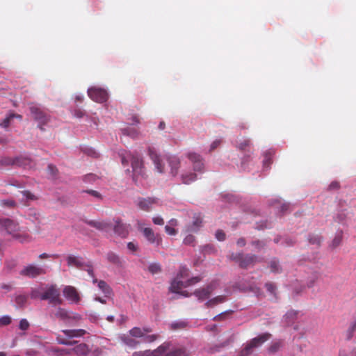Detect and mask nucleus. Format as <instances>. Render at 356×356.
I'll list each match as a JSON object with an SVG mask.
<instances>
[{
	"label": "nucleus",
	"instance_id": "412c9836",
	"mask_svg": "<svg viewBox=\"0 0 356 356\" xmlns=\"http://www.w3.org/2000/svg\"><path fill=\"white\" fill-rule=\"evenodd\" d=\"M67 262L69 266H74L78 268H82L83 266H85L83 259L80 257L69 255L67 257Z\"/></svg>",
	"mask_w": 356,
	"mask_h": 356
},
{
	"label": "nucleus",
	"instance_id": "8fccbe9b",
	"mask_svg": "<svg viewBox=\"0 0 356 356\" xmlns=\"http://www.w3.org/2000/svg\"><path fill=\"white\" fill-rule=\"evenodd\" d=\"M27 298L26 295H19L16 296L15 302L19 307H23L26 304Z\"/></svg>",
	"mask_w": 356,
	"mask_h": 356
},
{
	"label": "nucleus",
	"instance_id": "ddd939ff",
	"mask_svg": "<svg viewBox=\"0 0 356 356\" xmlns=\"http://www.w3.org/2000/svg\"><path fill=\"white\" fill-rule=\"evenodd\" d=\"M113 229L115 234L122 238H126L129 233L130 225L123 223L120 219H116Z\"/></svg>",
	"mask_w": 356,
	"mask_h": 356
},
{
	"label": "nucleus",
	"instance_id": "473e14b6",
	"mask_svg": "<svg viewBox=\"0 0 356 356\" xmlns=\"http://www.w3.org/2000/svg\"><path fill=\"white\" fill-rule=\"evenodd\" d=\"M54 316L66 323L67 318L69 317V312L64 308L58 307L54 313Z\"/></svg>",
	"mask_w": 356,
	"mask_h": 356
},
{
	"label": "nucleus",
	"instance_id": "13d9d810",
	"mask_svg": "<svg viewBox=\"0 0 356 356\" xmlns=\"http://www.w3.org/2000/svg\"><path fill=\"white\" fill-rule=\"evenodd\" d=\"M251 243L255 248V249L258 250H261L265 246V243L259 240L254 241Z\"/></svg>",
	"mask_w": 356,
	"mask_h": 356
},
{
	"label": "nucleus",
	"instance_id": "20e7f679",
	"mask_svg": "<svg viewBox=\"0 0 356 356\" xmlns=\"http://www.w3.org/2000/svg\"><path fill=\"white\" fill-rule=\"evenodd\" d=\"M229 258L238 263L239 266L242 268H247L261 261L257 255L252 254L232 253Z\"/></svg>",
	"mask_w": 356,
	"mask_h": 356
},
{
	"label": "nucleus",
	"instance_id": "423d86ee",
	"mask_svg": "<svg viewBox=\"0 0 356 356\" xmlns=\"http://www.w3.org/2000/svg\"><path fill=\"white\" fill-rule=\"evenodd\" d=\"M138 228L140 230L145 238L151 244H154L159 246L162 243V238L159 234H155L153 229L150 227H143V224L140 222H138Z\"/></svg>",
	"mask_w": 356,
	"mask_h": 356
},
{
	"label": "nucleus",
	"instance_id": "603ef678",
	"mask_svg": "<svg viewBox=\"0 0 356 356\" xmlns=\"http://www.w3.org/2000/svg\"><path fill=\"white\" fill-rule=\"evenodd\" d=\"M184 243L185 245L194 246L195 243V238L193 235L189 234L184 239Z\"/></svg>",
	"mask_w": 356,
	"mask_h": 356
},
{
	"label": "nucleus",
	"instance_id": "09e8293b",
	"mask_svg": "<svg viewBox=\"0 0 356 356\" xmlns=\"http://www.w3.org/2000/svg\"><path fill=\"white\" fill-rule=\"evenodd\" d=\"M282 346V342L281 341H275L269 346L268 352L270 353H275L277 352Z\"/></svg>",
	"mask_w": 356,
	"mask_h": 356
},
{
	"label": "nucleus",
	"instance_id": "f8f14e48",
	"mask_svg": "<svg viewBox=\"0 0 356 356\" xmlns=\"http://www.w3.org/2000/svg\"><path fill=\"white\" fill-rule=\"evenodd\" d=\"M158 199L156 197H139L137 200V206L144 211H149L154 205L158 204Z\"/></svg>",
	"mask_w": 356,
	"mask_h": 356
},
{
	"label": "nucleus",
	"instance_id": "c85d7f7f",
	"mask_svg": "<svg viewBox=\"0 0 356 356\" xmlns=\"http://www.w3.org/2000/svg\"><path fill=\"white\" fill-rule=\"evenodd\" d=\"M168 162L169 165L171 168V174L173 176H175L177 175L178 169L179 168V161L176 157H172L169 158L168 159Z\"/></svg>",
	"mask_w": 356,
	"mask_h": 356
},
{
	"label": "nucleus",
	"instance_id": "c03bdc74",
	"mask_svg": "<svg viewBox=\"0 0 356 356\" xmlns=\"http://www.w3.org/2000/svg\"><path fill=\"white\" fill-rule=\"evenodd\" d=\"M148 270L152 275L158 274L161 272V266L159 263H152L148 266Z\"/></svg>",
	"mask_w": 356,
	"mask_h": 356
},
{
	"label": "nucleus",
	"instance_id": "864d4df0",
	"mask_svg": "<svg viewBox=\"0 0 356 356\" xmlns=\"http://www.w3.org/2000/svg\"><path fill=\"white\" fill-rule=\"evenodd\" d=\"M356 332V321L354 322L347 330V339H350Z\"/></svg>",
	"mask_w": 356,
	"mask_h": 356
},
{
	"label": "nucleus",
	"instance_id": "393cba45",
	"mask_svg": "<svg viewBox=\"0 0 356 356\" xmlns=\"http://www.w3.org/2000/svg\"><path fill=\"white\" fill-rule=\"evenodd\" d=\"M13 238L19 242L24 243H29L32 241V237L25 232H20V230L17 232Z\"/></svg>",
	"mask_w": 356,
	"mask_h": 356
},
{
	"label": "nucleus",
	"instance_id": "1a4fd4ad",
	"mask_svg": "<svg viewBox=\"0 0 356 356\" xmlns=\"http://www.w3.org/2000/svg\"><path fill=\"white\" fill-rule=\"evenodd\" d=\"M0 230L13 236L17 232L19 231V226L10 218H0Z\"/></svg>",
	"mask_w": 356,
	"mask_h": 356
},
{
	"label": "nucleus",
	"instance_id": "052dcab7",
	"mask_svg": "<svg viewBox=\"0 0 356 356\" xmlns=\"http://www.w3.org/2000/svg\"><path fill=\"white\" fill-rule=\"evenodd\" d=\"M47 170H48V172L52 175V176H56L57 172H58V169L56 168V167L55 165H54L53 164H49L48 165V167H47Z\"/></svg>",
	"mask_w": 356,
	"mask_h": 356
},
{
	"label": "nucleus",
	"instance_id": "0eeeda50",
	"mask_svg": "<svg viewBox=\"0 0 356 356\" xmlns=\"http://www.w3.org/2000/svg\"><path fill=\"white\" fill-rule=\"evenodd\" d=\"M31 161L30 159L24 156L15 158L5 157L0 161L2 165H17L26 168L31 166Z\"/></svg>",
	"mask_w": 356,
	"mask_h": 356
},
{
	"label": "nucleus",
	"instance_id": "680f3d73",
	"mask_svg": "<svg viewBox=\"0 0 356 356\" xmlns=\"http://www.w3.org/2000/svg\"><path fill=\"white\" fill-rule=\"evenodd\" d=\"M11 323V318L8 316H4L0 318L1 325H8Z\"/></svg>",
	"mask_w": 356,
	"mask_h": 356
},
{
	"label": "nucleus",
	"instance_id": "4d7b16f0",
	"mask_svg": "<svg viewBox=\"0 0 356 356\" xmlns=\"http://www.w3.org/2000/svg\"><path fill=\"white\" fill-rule=\"evenodd\" d=\"M29 323L28 322V321L26 319H22L20 321H19V327L20 330H28V328L29 327Z\"/></svg>",
	"mask_w": 356,
	"mask_h": 356
},
{
	"label": "nucleus",
	"instance_id": "f257e3e1",
	"mask_svg": "<svg viewBox=\"0 0 356 356\" xmlns=\"http://www.w3.org/2000/svg\"><path fill=\"white\" fill-rule=\"evenodd\" d=\"M168 348L169 344L164 343L154 351L134 352L132 356H189V353L185 348H177L167 353Z\"/></svg>",
	"mask_w": 356,
	"mask_h": 356
},
{
	"label": "nucleus",
	"instance_id": "aec40b11",
	"mask_svg": "<svg viewBox=\"0 0 356 356\" xmlns=\"http://www.w3.org/2000/svg\"><path fill=\"white\" fill-rule=\"evenodd\" d=\"M92 282L94 284L97 283L99 289L102 291V292L104 294L106 297H110L112 295L113 291L111 288L109 286V285L105 281H98L97 279L94 278Z\"/></svg>",
	"mask_w": 356,
	"mask_h": 356
},
{
	"label": "nucleus",
	"instance_id": "bf43d9fd",
	"mask_svg": "<svg viewBox=\"0 0 356 356\" xmlns=\"http://www.w3.org/2000/svg\"><path fill=\"white\" fill-rule=\"evenodd\" d=\"M265 286L268 291L270 293L274 294L275 293L276 286L273 282H267L265 284Z\"/></svg>",
	"mask_w": 356,
	"mask_h": 356
},
{
	"label": "nucleus",
	"instance_id": "a878e982",
	"mask_svg": "<svg viewBox=\"0 0 356 356\" xmlns=\"http://www.w3.org/2000/svg\"><path fill=\"white\" fill-rule=\"evenodd\" d=\"M232 341H233V339H232V337H230L229 339H227L226 341H225L224 342H222L220 344L215 345L213 346L210 347L207 351L209 353H211V354L216 353L220 351V350L221 348H223L229 346Z\"/></svg>",
	"mask_w": 356,
	"mask_h": 356
},
{
	"label": "nucleus",
	"instance_id": "5fc2aeb1",
	"mask_svg": "<svg viewBox=\"0 0 356 356\" xmlns=\"http://www.w3.org/2000/svg\"><path fill=\"white\" fill-rule=\"evenodd\" d=\"M201 280V277L199 276L193 277L191 279H188L185 282V286H189L193 285Z\"/></svg>",
	"mask_w": 356,
	"mask_h": 356
},
{
	"label": "nucleus",
	"instance_id": "f704fd0d",
	"mask_svg": "<svg viewBox=\"0 0 356 356\" xmlns=\"http://www.w3.org/2000/svg\"><path fill=\"white\" fill-rule=\"evenodd\" d=\"M17 206V202L12 199L0 200V207L2 208L15 209Z\"/></svg>",
	"mask_w": 356,
	"mask_h": 356
},
{
	"label": "nucleus",
	"instance_id": "9d476101",
	"mask_svg": "<svg viewBox=\"0 0 356 356\" xmlns=\"http://www.w3.org/2000/svg\"><path fill=\"white\" fill-rule=\"evenodd\" d=\"M63 296L66 300L72 304H79L81 296L77 289L72 286H65L63 290Z\"/></svg>",
	"mask_w": 356,
	"mask_h": 356
},
{
	"label": "nucleus",
	"instance_id": "9b49d317",
	"mask_svg": "<svg viewBox=\"0 0 356 356\" xmlns=\"http://www.w3.org/2000/svg\"><path fill=\"white\" fill-rule=\"evenodd\" d=\"M131 159V167L134 172V179L136 176L143 175V162L141 157L138 155H129Z\"/></svg>",
	"mask_w": 356,
	"mask_h": 356
},
{
	"label": "nucleus",
	"instance_id": "6e6552de",
	"mask_svg": "<svg viewBox=\"0 0 356 356\" xmlns=\"http://www.w3.org/2000/svg\"><path fill=\"white\" fill-rule=\"evenodd\" d=\"M88 95L92 100L98 103L106 102L108 97L106 90L97 87L90 88Z\"/></svg>",
	"mask_w": 356,
	"mask_h": 356
},
{
	"label": "nucleus",
	"instance_id": "2eb2a0df",
	"mask_svg": "<svg viewBox=\"0 0 356 356\" xmlns=\"http://www.w3.org/2000/svg\"><path fill=\"white\" fill-rule=\"evenodd\" d=\"M214 289V285L213 284H210L205 288L195 290L194 294L198 300H204L209 298Z\"/></svg>",
	"mask_w": 356,
	"mask_h": 356
},
{
	"label": "nucleus",
	"instance_id": "4be33fe9",
	"mask_svg": "<svg viewBox=\"0 0 356 356\" xmlns=\"http://www.w3.org/2000/svg\"><path fill=\"white\" fill-rule=\"evenodd\" d=\"M149 156L152 161L154 162L158 172L161 173L163 172L164 165L163 164V160L160 158V156L154 152H153L152 149H149Z\"/></svg>",
	"mask_w": 356,
	"mask_h": 356
},
{
	"label": "nucleus",
	"instance_id": "58836bf2",
	"mask_svg": "<svg viewBox=\"0 0 356 356\" xmlns=\"http://www.w3.org/2000/svg\"><path fill=\"white\" fill-rule=\"evenodd\" d=\"M81 319V316L76 313H69V317L67 318L66 323L72 325L79 322Z\"/></svg>",
	"mask_w": 356,
	"mask_h": 356
},
{
	"label": "nucleus",
	"instance_id": "a211bd4d",
	"mask_svg": "<svg viewBox=\"0 0 356 356\" xmlns=\"http://www.w3.org/2000/svg\"><path fill=\"white\" fill-rule=\"evenodd\" d=\"M86 222L90 226L104 232H108L113 227L112 224L106 221L89 220Z\"/></svg>",
	"mask_w": 356,
	"mask_h": 356
},
{
	"label": "nucleus",
	"instance_id": "0e129e2a",
	"mask_svg": "<svg viewBox=\"0 0 356 356\" xmlns=\"http://www.w3.org/2000/svg\"><path fill=\"white\" fill-rule=\"evenodd\" d=\"M58 343L63 345H71L72 343L67 339H63L60 335L57 337Z\"/></svg>",
	"mask_w": 356,
	"mask_h": 356
},
{
	"label": "nucleus",
	"instance_id": "a19ab883",
	"mask_svg": "<svg viewBox=\"0 0 356 356\" xmlns=\"http://www.w3.org/2000/svg\"><path fill=\"white\" fill-rule=\"evenodd\" d=\"M148 333H145L144 336L143 337V342L144 343H152L157 340L160 335L159 334H147Z\"/></svg>",
	"mask_w": 356,
	"mask_h": 356
},
{
	"label": "nucleus",
	"instance_id": "cd10ccee",
	"mask_svg": "<svg viewBox=\"0 0 356 356\" xmlns=\"http://www.w3.org/2000/svg\"><path fill=\"white\" fill-rule=\"evenodd\" d=\"M106 259L108 262L117 266H122V262L120 257L114 252H110L106 254Z\"/></svg>",
	"mask_w": 356,
	"mask_h": 356
},
{
	"label": "nucleus",
	"instance_id": "ea45409f",
	"mask_svg": "<svg viewBox=\"0 0 356 356\" xmlns=\"http://www.w3.org/2000/svg\"><path fill=\"white\" fill-rule=\"evenodd\" d=\"M309 243L319 246L322 241V237L319 234H310L308 237Z\"/></svg>",
	"mask_w": 356,
	"mask_h": 356
},
{
	"label": "nucleus",
	"instance_id": "3c124183",
	"mask_svg": "<svg viewBox=\"0 0 356 356\" xmlns=\"http://www.w3.org/2000/svg\"><path fill=\"white\" fill-rule=\"evenodd\" d=\"M189 275V270L186 266H181L177 273V278L183 279L188 277Z\"/></svg>",
	"mask_w": 356,
	"mask_h": 356
},
{
	"label": "nucleus",
	"instance_id": "bb28decb",
	"mask_svg": "<svg viewBox=\"0 0 356 356\" xmlns=\"http://www.w3.org/2000/svg\"><path fill=\"white\" fill-rule=\"evenodd\" d=\"M13 118H17L21 120L22 116L19 114L10 113L3 119V122L0 123V127L7 128Z\"/></svg>",
	"mask_w": 356,
	"mask_h": 356
},
{
	"label": "nucleus",
	"instance_id": "de8ad7c7",
	"mask_svg": "<svg viewBox=\"0 0 356 356\" xmlns=\"http://www.w3.org/2000/svg\"><path fill=\"white\" fill-rule=\"evenodd\" d=\"M187 325H188L187 322L181 321L172 323L170 325V327L172 330H181V329L186 328L187 327Z\"/></svg>",
	"mask_w": 356,
	"mask_h": 356
},
{
	"label": "nucleus",
	"instance_id": "dca6fc26",
	"mask_svg": "<svg viewBox=\"0 0 356 356\" xmlns=\"http://www.w3.org/2000/svg\"><path fill=\"white\" fill-rule=\"evenodd\" d=\"M187 157L193 163L194 170L199 172L202 171L204 168V163L200 155L194 152H189L187 154Z\"/></svg>",
	"mask_w": 356,
	"mask_h": 356
},
{
	"label": "nucleus",
	"instance_id": "e2e57ef3",
	"mask_svg": "<svg viewBox=\"0 0 356 356\" xmlns=\"http://www.w3.org/2000/svg\"><path fill=\"white\" fill-rule=\"evenodd\" d=\"M216 237L218 241H222L225 239V234L222 230H218L216 233Z\"/></svg>",
	"mask_w": 356,
	"mask_h": 356
},
{
	"label": "nucleus",
	"instance_id": "e433bc0d",
	"mask_svg": "<svg viewBox=\"0 0 356 356\" xmlns=\"http://www.w3.org/2000/svg\"><path fill=\"white\" fill-rule=\"evenodd\" d=\"M122 132L124 135L130 136L134 138L138 137V136L139 134V132L136 129H135L134 127H128L124 129H122Z\"/></svg>",
	"mask_w": 356,
	"mask_h": 356
},
{
	"label": "nucleus",
	"instance_id": "2f4dec72",
	"mask_svg": "<svg viewBox=\"0 0 356 356\" xmlns=\"http://www.w3.org/2000/svg\"><path fill=\"white\" fill-rule=\"evenodd\" d=\"M226 300H227V298H226L225 296H216V297L208 300L206 302V305L207 307H213L219 303L224 302L225 301H226Z\"/></svg>",
	"mask_w": 356,
	"mask_h": 356
},
{
	"label": "nucleus",
	"instance_id": "6e6d98bb",
	"mask_svg": "<svg viewBox=\"0 0 356 356\" xmlns=\"http://www.w3.org/2000/svg\"><path fill=\"white\" fill-rule=\"evenodd\" d=\"M165 231L168 234L171 236H175L178 233L177 229H175L173 227H171L170 225L165 226Z\"/></svg>",
	"mask_w": 356,
	"mask_h": 356
},
{
	"label": "nucleus",
	"instance_id": "6ab92c4d",
	"mask_svg": "<svg viewBox=\"0 0 356 356\" xmlns=\"http://www.w3.org/2000/svg\"><path fill=\"white\" fill-rule=\"evenodd\" d=\"M202 226V219L200 215L193 217V221L191 225H188L186 227L187 232H196Z\"/></svg>",
	"mask_w": 356,
	"mask_h": 356
},
{
	"label": "nucleus",
	"instance_id": "774afa93",
	"mask_svg": "<svg viewBox=\"0 0 356 356\" xmlns=\"http://www.w3.org/2000/svg\"><path fill=\"white\" fill-rule=\"evenodd\" d=\"M86 193H88V194L91 195L92 196L95 197H97L98 199H102V195L101 194L96 191H94V190H88V191H86Z\"/></svg>",
	"mask_w": 356,
	"mask_h": 356
},
{
	"label": "nucleus",
	"instance_id": "c9c22d12",
	"mask_svg": "<svg viewBox=\"0 0 356 356\" xmlns=\"http://www.w3.org/2000/svg\"><path fill=\"white\" fill-rule=\"evenodd\" d=\"M254 349L248 342L244 348L238 353V356H252Z\"/></svg>",
	"mask_w": 356,
	"mask_h": 356
},
{
	"label": "nucleus",
	"instance_id": "37998d69",
	"mask_svg": "<svg viewBox=\"0 0 356 356\" xmlns=\"http://www.w3.org/2000/svg\"><path fill=\"white\" fill-rule=\"evenodd\" d=\"M273 154L274 153L272 151H268L264 154V159L263 163L265 168H268L272 163V156Z\"/></svg>",
	"mask_w": 356,
	"mask_h": 356
},
{
	"label": "nucleus",
	"instance_id": "a18cd8bd",
	"mask_svg": "<svg viewBox=\"0 0 356 356\" xmlns=\"http://www.w3.org/2000/svg\"><path fill=\"white\" fill-rule=\"evenodd\" d=\"M122 341L127 346L130 347H135L136 346L139 342L136 340L132 339L131 337L129 336H124L122 337Z\"/></svg>",
	"mask_w": 356,
	"mask_h": 356
},
{
	"label": "nucleus",
	"instance_id": "4c0bfd02",
	"mask_svg": "<svg viewBox=\"0 0 356 356\" xmlns=\"http://www.w3.org/2000/svg\"><path fill=\"white\" fill-rule=\"evenodd\" d=\"M22 193L23 197L25 198V200L22 199V202H24L25 205L27 204L29 201H33L37 200L36 196L29 191H22Z\"/></svg>",
	"mask_w": 356,
	"mask_h": 356
},
{
	"label": "nucleus",
	"instance_id": "b1692460",
	"mask_svg": "<svg viewBox=\"0 0 356 356\" xmlns=\"http://www.w3.org/2000/svg\"><path fill=\"white\" fill-rule=\"evenodd\" d=\"M62 332L69 339L81 337L87 333V332L83 329L63 330H62Z\"/></svg>",
	"mask_w": 356,
	"mask_h": 356
},
{
	"label": "nucleus",
	"instance_id": "69168bd1",
	"mask_svg": "<svg viewBox=\"0 0 356 356\" xmlns=\"http://www.w3.org/2000/svg\"><path fill=\"white\" fill-rule=\"evenodd\" d=\"M222 140L220 139H217L214 140L210 147V152L213 151L215 149H216L221 143Z\"/></svg>",
	"mask_w": 356,
	"mask_h": 356
},
{
	"label": "nucleus",
	"instance_id": "39448f33",
	"mask_svg": "<svg viewBox=\"0 0 356 356\" xmlns=\"http://www.w3.org/2000/svg\"><path fill=\"white\" fill-rule=\"evenodd\" d=\"M46 273L47 270L45 268L35 264H29L24 266L19 272L20 275L32 279L44 275Z\"/></svg>",
	"mask_w": 356,
	"mask_h": 356
},
{
	"label": "nucleus",
	"instance_id": "338daca9",
	"mask_svg": "<svg viewBox=\"0 0 356 356\" xmlns=\"http://www.w3.org/2000/svg\"><path fill=\"white\" fill-rule=\"evenodd\" d=\"M152 221L155 225H163L164 224L163 219L160 216L154 217Z\"/></svg>",
	"mask_w": 356,
	"mask_h": 356
},
{
	"label": "nucleus",
	"instance_id": "f3484780",
	"mask_svg": "<svg viewBox=\"0 0 356 356\" xmlns=\"http://www.w3.org/2000/svg\"><path fill=\"white\" fill-rule=\"evenodd\" d=\"M271 337L270 333H263L257 337L252 339L248 343L255 350L256 348L262 346L266 341L269 340Z\"/></svg>",
	"mask_w": 356,
	"mask_h": 356
},
{
	"label": "nucleus",
	"instance_id": "79ce46f5",
	"mask_svg": "<svg viewBox=\"0 0 356 356\" xmlns=\"http://www.w3.org/2000/svg\"><path fill=\"white\" fill-rule=\"evenodd\" d=\"M342 238H343V232H342V231H340L339 232L337 233L334 238H333L332 243H331V246L333 248L338 247L341 244V243L342 241Z\"/></svg>",
	"mask_w": 356,
	"mask_h": 356
},
{
	"label": "nucleus",
	"instance_id": "72a5a7b5",
	"mask_svg": "<svg viewBox=\"0 0 356 356\" xmlns=\"http://www.w3.org/2000/svg\"><path fill=\"white\" fill-rule=\"evenodd\" d=\"M197 179V175L193 172H188L181 175L182 183L184 184H190L191 182Z\"/></svg>",
	"mask_w": 356,
	"mask_h": 356
},
{
	"label": "nucleus",
	"instance_id": "4468645a",
	"mask_svg": "<svg viewBox=\"0 0 356 356\" xmlns=\"http://www.w3.org/2000/svg\"><path fill=\"white\" fill-rule=\"evenodd\" d=\"M185 282L180 280L179 278L176 277L171 283L170 291L172 293L181 294L184 296H188L187 291H181L182 288H186Z\"/></svg>",
	"mask_w": 356,
	"mask_h": 356
},
{
	"label": "nucleus",
	"instance_id": "c756f323",
	"mask_svg": "<svg viewBox=\"0 0 356 356\" xmlns=\"http://www.w3.org/2000/svg\"><path fill=\"white\" fill-rule=\"evenodd\" d=\"M269 267L270 268V272L273 273H281L282 271L279 260L275 258L270 261Z\"/></svg>",
	"mask_w": 356,
	"mask_h": 356
},
{
	"label": "nucleus",
	"instance_id": "5701e85b",
	"mask_svg": "<svg viewBox=\"0 0 356 356\" xmlns=\"http://www.w3.org/2000/svg\"><path fill=\"white\" fill-rule=\"evenodd\" d=\"M152 331L150 327L140 328L138 327H134L129 330V334L133 337L143 338L145 333H149Z\"/></svg>",
	"mask_w": 356,
	"mask_h": 356
},
{
	"label": "nucleus",
	"instance_id": "7c9ffc66",
	"mask_svg": "<svg viewBox=\"0 0 356 356\" xmlns=\"http://www.w3.org/2000/svg\"><path fill=\"white\" fill-rule=\"evenodd\" d=\"M74 351L79 355L85 356L88 353L89 348L86 343H80L74 348Z\"/></svg>",
	"mask_w": 356,
	"mask_h": 356
},
{
	"label": "nucleus",
	"instance_id": "f03ea898",
	"mask_svg": "<svg viewBox=\"0 0 356 356\" xmlns=\"http://www.w3.org/2000/svg\"><path fill=\"white\" fill-rule=\"evenodd\" d=\"M29 109L31 118L38 122V128L43 131V126L50 121V115L44 108L35 103H30L29 104Z\"/></svg>",
	"mask_w": 356,
	"mask_h": 356
},
{
	"label": "nucleus",
	"instance_id": "7ed1b4c3",
	"mask_svg": "<svg viewBox=\"0 0 356 356\" xmlns=\"http://www.w3.org/2000/svg\"><path fill=\"white\" fill-rule=\"evenodd\" d=\"M42 300H48L49 303L54 306L61 305L63 299L58 286L55 284L47 285L42 293Z\"/></svg>",
	"mask_w": 356,
	"mask_h": 356
},
{
	"label": "nucleus",
	"instance_id": "49530a36",
	"mask_svg": "<svg viewBox=\"0 0 356 356\" xmlns=\"http://www.w3.org/2000/svg\"><path fill=\"white\" fill-rule=\"evenodd\" d=\"M42 293L41 290L38 288H33L31 289L30 293V297L31 299H40L42 300Z\"/></svg>",
	"mask_w": 356,
	"mask_h": 356
}]
</instances>
